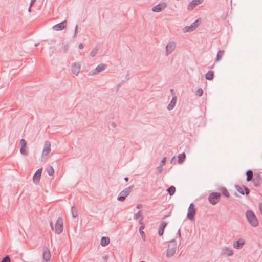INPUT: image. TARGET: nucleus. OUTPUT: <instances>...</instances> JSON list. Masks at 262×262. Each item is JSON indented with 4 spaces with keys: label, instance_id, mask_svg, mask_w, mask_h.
I'll return each instance as SVG.
<instances>
[{
    "label": "nucleus",
    "instance_id": "obj_1",
    "mask_svg": "<svg viewBox=\"0 0 262 262\" xmlns=\"http://www.w3.org/2000/svg\"><path fill=\"white\" fill-rule=\"evenodd\" d=\"M50 225L51 229L54 231L56 234H60L63 231V220L61 217H58L56 222L55 227H53L52 222H50Z\"/></svg>",
    "mask_w": 262,
    "mask_h": 262
},
{
    "label": "nucleus",
    "instance_id": "obj_2",
    "mask_svg": "<svg viewBox=\"0 0 262 262\" xmlns=\"http://www.w3.org/2000/svg\"><path fill=\"white\" fill-rule=\"evenodd\" d=\"M246 216L247 217V220L250 224V225L254 227H256L258 225V221L254 213V212L251 210H248L246 211Z\"/></svg>",
    "mask_w": 262,
    "mask_h": 262
},
{
    "label": "nucleus",
    "instance_id": "obj_3",
    "mask_svg": "<svg viewBox=\"0 0 262 262\" xmlns=\"http://www.w3.org/2000/svg\"><path fill=\"white\" fill-rule=\"evenodd\" d=\"M177 244L174 239L169 241L168 248L167 249V257H171L176 252Z\"/></svg>",
    "mask_w": 262,
    "mask_h": 262
},
{
    "label": "nucleus",
    "instance_id": "obj_4",
    "mask_svg": "<svg viewBox=\"0 0 262 262\" xmlns=\"http://www.w3.org/2000/svg\"><path fill=\"white\" fill-rule=\"evenodd\" d=\"M133 188V186H129L123 189L122 191L119 193L117 200L119 201L122 202L124 201L127 196H128L129 193L131 192L132 189Z\"/></svg>",
    "mask_w": 262,
    "mask_h": 262
},
{
    "label": "nucleus",
    "instance_id": "obj_5",
    "mask_svg": "<svg viewBox=\"0 0 262 262\" xmlns=\"http://www.w3.org/2000/svg\"><path fill=\"white\" fill-rule=\"evenodd\" d=\"M221 193L214 192L211 193L208 196V201L212 205H215L220 200Z\"/></svg>",
    "mask_w": 262,
    "mask_h": 262
},
{
    "label": "nucleus",
    "instance_id": "obj_6",
    "mask_svg": "<svg viewBox=\"0 0 262 262\" xmlns=\"http://www.w3.org/2000/svg\"><path fill=\"white\" fill-rule=\"evenodd\" d=\"M196 214V209L193 203H191L188 207L187 217L190 221L194 220V216Z\"/></svg>",
    "mask_w": 262,
    "mask_h": 262
},
{
    "label": "nucleus",
    "instance_id": "obj_7",
    "mask_svg": "<svg viewBox=\"0 0 262 262\" xmlns=\"http://www.w3.org/2000/svg\"><path fill=\"white\" fill-rule=\"evenodd\" d=\"M176 43L174 41L169 42L166 46L165 54L166 56L170 54L176 49Z\"/></svg>",
    "mask_w": 262,
    "mask_h": 262
},
{
    "label": "nucleus",
    "instance_id": "obj_8",
    "mask_svg": "<svg viewBox=\"0 0 262 262\" xmlns=\"http://www.w3.org/2000/svg\"><path fill=\"white\" fill-rule=\"evenodd\" d=\"M106 66L104 64H99L94 70H92L89 72V75H94L98 73L104 71L106 69Z\"/></svg>",
    "mask_w": 262,
    "mask_h": 262
},
{
    "label": "nucleus",
    "instance_id": "obj_9",
    "mask_svg": "<svg viewBox=\"0 0 262 262\" xmlns=\"http://www.w3.org/2000/svg\"><path fill=\"white\" fill-rule=\"evenodd\" d=\"M204 0H192L187 6V10L188 11L192 10L196 6L201 4L203 2Z\"/></svg>",
    "mask_w": 262,
    "mask_h": 262
},
{
    "label": "nucleus",
    "instance_id": "obj_10",
    "mask_svg": "<svg viewBox=\"0 0 262 262\" xmlns=\"http://www.w3.org/2000/svg\"><path fill=\"white\" fill-rule=\"evenodd\" d=\"M51 152V143L46 141L44 143L43 149L42 153V157L47 156Z\"/></svg>",
    "mask_w": 262,
    "mask_h": 262
},
{
    "label": "nucleus",
    "instance_id": "obj_11",
    "mask_svg": "<svg viewBox=\"0 0 262 262\" xmlns=\"http://www.w3.org/2000/svg\"><path fill=\"white\" fill-rule=\"evenodd\" d=\"M42 171V168L38 169L33 176V180L34 183L36 185L38 184L39 183Z\"/></svg>",
    "mask_w": 262,
    "mask_h": 262
},
{
    "label": "nucleus",
    "instance_id": "obj_12",
    "mask_svg": "<svg viewBox=\"0 0 262 262\" xmlns=\"http://www.w3.org/2000/svg\"><path fill=\"white\" fill-rule=\"evenodd\" d=\"M167 7L165 3H161L152 7V10L155 12H160Z\"/></svg>",
    "mask_w": 262,
    "mask_h": 262
},
{
    "label": "nucleus",
    "instance_id": "obj_13",
    "mask_svg": "<svg viewBox=\"0 0 262 262\" xmlns=\"http://www.w3.org/2000/svg\"><path fill=\"white\" fill-rule=\"evenodd\" d=\"M252 182L254 186H259L262 182V179L259 173H255L254 174V178L252 179Z\"/></svg>",
    "mask_w": 262,
    "mask_h": 262
},
{
    "label": "nucleus",
    "instance_id": "obj_14",
    "mask_svg": "<svg viewBox=\"0 0 262 262\" xmlns=\"http://www.w3.org/2000/svg\"><path fill=\"white\" fill-rule=\"evenodd\" d=\"M235 188L237 191L242 195L245 194L246 195H248L250 193L249 188L246 186H244L243 188H242L238 185H236Z\"/></svg>",
    "mask_w": 262,
    "mask_h": 262
},
{
    "label": "nucleus",
    "instance_id": "obj_15",
    "mask_svg": "<svg viewBox=\"0 0 262 262\" xmlns=\"http://www.w3.org/2000/svg\"><path fill=\"white\" fill-rule=\"evenodd\" d=\"M66 25L67 21L64 20L60 23L53 26L52 29L56 31H61L66 28Z\"/></svg>",
    "mask_w": 262,
    "mask_h": 262
},
{
    "label": "nucleus",
    "instance_id": "obj_16",
    "mask_svg": "<svg viewBox=\"0 0 262 262\" xmlns=\"http://www.w3.org/2000/svg\"><path fill=\"white\" fill-rule=\"evenodd\" d=\"M19 144L20 145V152L21 154L24 155H27V151L26 149L27 142L24 139L20 140Z\"/></svg>",
    "mask_w": 262,
    "mask_h": 262
},
{
    "label": "nucleus",
    "instance_id": "obj_17",
    "mask_svg": "<svg viewBox=\"0 0 262 262\" xmlns=\"http://www.w3.org/2000/svg\"><path fill=\"white\" fill-rule=\"evenodd\" d=\"M199 26V20H196L193 22L190 26L185 27V32H191L194 30Z\"/></svg>",
    "mask_w": 262,
    "mask_h": 262
},
{
    "label": "nucleus",
    "instance_id": "obj_18",
    "mask_svg": "<svg viewBox=\"0 0 262 262\" xmlns=\"http://www.w3.org/2000/svg\"><path fill=\"white\" fill-rule=\"evenodd\" d=\"M245 244V240L243 238H240L236 241H234L233 246V247L237 249H241Z\"/></svg>",
    "mask_w": 262,
    "mask_h": 262
},
{
    "label": "nucleus",
    "instance_id": "obj_19",
    "mask_svg": "<svg viewBox=\"0 0 262 262\" xmlns=\"http://www.w3.org/2000/svg\"><path fill=\"white\" fill-rule=\"evenodd\" d=\"M222 254L227 256H232L233 254V251L231 248L224 247L222 249Z\"/></svg>",
    "mask_w": 262,
    "mask_h": 262
},
{
    "label": "nucleus",
    "instance_id": "obj_20",
    "mask_svg": "<svg viewBox=\"0 0 262 262\" xmlns=\"http://www.w3.org/2000/svg\"><path fill=\"white\" fill-rule=\"evenodd\" d=\"M51 258V254L50 250L47 247L45 248L43 253V259L46 261H48Z\"/></svg>",
    "mask_w": 262,
    "mask_h": 262
},
{
    "label": "nucleus",
    "instance_id": "obj_21",
    "mask_svg": "<svg viewBox=\"0 0 262 262\" xmlns=\"http://www.w3.org/2000/svg\"><path fill=\"white\" fill-rule=\"evenodd\" d=\"M80 70V65L78 63H74L72 65V72L75 75H78Z\"/></svg>",
    "mask_w": 262,
    "mask_h": 262
},
{
    "label": "nucleus",
    "instance_id": "obj_22",
    "mask_svg": "<svg viewBox=\"0 0 262 262\" xmlns=\"http://www.w3.org/2000/svg\"><path fill=\"white\" fill-rule=\"evenodd\" d=\"M177 96H173L169 103V104L167 106V109L169 111L172 110L175 106L176 102H177Z\"/></svg>",
    "mask_w": 262,
    "mask_h": 262
},
{
    "label": "nucleus",
    "instance_id": "obj_23",
    "mask_svg": "<svg viewBox=\"0 0 262 262\" xmlns=\"http://www.w3.org/2000/svg\"><path fill=\"white\" fill-rule=\"evenodd\" d=\"M167 225V223L166 222H163L160 225L158 230V234L159 236L163 235L164 229Z\"/></svg>",
    "mask_w": 262,
    "mask_h": 262
},
{
    "label": "nucleus",
    "instance_id": "obj_24",
    "mask_svg": "<svg viewBox=\"0 0 262 262\" xmlns=\"http://www.w3.org/2000/svg\"><path fill=\"white\" fill-rule=\"evenodd\" d=\"M110 242L109 237L103 236L101 239V245L104 247L107 245Z\"/></svg>",
    "mask_w": 262,
    "mask_h": 262
},
{
    "label": "nucleus",
    "instance_id": "obj_25",
    "mask_svg": "<svg viewBox=\"0 0 262 262\" xmlns=\"http://www.w3.org/2000/svg\"><path fill=\"white\" fill-rule=\"evenodd\" d=\"M246 176H247V178H246V180L247 182H249V181H251L253 179V171L252 170H248L247 171H246Z\"/></svg>",
    "mask_w": 262,
    "mask_h": 262
},
{
    "label": "nucleus",
    "instance_id": "obj_26",
    "mask_svg": "<svg viewBox=\"0 0 262 262\" xmlns=\"http://www.w3.org/2000/svg\"><path fill=\"white\" fill-rule=\"evenodd\" d=\"M178 163L179 164H182L184 162L186 159V155L184 152L182 154H179L178 156Z\"/></svg>",
    "mask_w": 262,
    "mask_h": 262
},
{
    "label": "nucleus",
    "instance_id": "obj_27",
    "mask_svg": "<svg viewBox=\"0 0 262 262\" xmlns=\"http://www.w3.org/2000/svg\"><path fill=\"white\" fill-rule=\"evenodd\" d=\"M214 72L213 71H208L205 75V78L209 80H211L213 79Z\"/></svg>",
    "mask_w": 262,
    "mask_h": 262
},
{
    "label": "nucleus",
    "instance_id": "obj_28",
    "mask_svg": "<svg viewBox=\"0 0 262 262\" xmlns=\"http://www.w3.org/2000/svg\"><path fill=\"white\" fill-rule=\"evenodd\" d=\"M224 53H225V51L223 50H219L218 51V53H217V54L216 56V62H219L222 59V58L224 54Z\"/></svg>",
    "mask_w": 262,
    "mask_h": 262
},
{
    "label": "nucleus",
    "instance_id": "obj_29",
    "mask_svg": "<svg viewBox=\"0 0 262 262\" xmlns=\"http://www.w3.org/2000/svg\"><path fill=\"white\" fill-rule=\"evenodd\" d=\"M166 191L170 195H172L176 192V188L173 186H171L166 190Z\"/></svg>",
    "mask_w": 262,
    "mask_h": 262
},
{
    "label": "nucleus",
    "instance_id": "obj_30",
    "mask_svg": "<svg viewBox=\"0 0 262 262\" xmlns=\"http://www.w3.org/2000/svg\"><path fill=\"white\" fill-rule=\"evenodd\" d=\"M220 190L222 191V194L225 196L227 198H229L230 196V194L228 192V190L226 188L224 187H221Z\"/></svg>",
    "mask_w": 262,
    "mask_h": 262
},
{
    "label": "nucleus",
    "instance_id": "obj_31",
    "mask_svg": "<svg viewBox=\"0 0 262 262\" xmlns=\"http://www.w3.org/2000/svg\"><path fill=\"white\" fill-rule=\"evenodd\" d=\"M99 49V47L98 46H96L91 52L90 55L92 57H94L98 53V51Z\"/></svg>",
    "mask_w": 262,
    "mask_h": 262
},
{
    "label": "nucleus",
    "instance_id": "obj_32",
    "mask_svg": "<svg viewBox=\"0 0 262 262\" xmlns=\"http://www.w3.org/2000/svg\"><path fill=\"white\" fill-rule=\"evenodd\" d=\"M47 171L49 176H53L54 174V170L52 166H49L47 168Z\"/></svg>",
    "mask_w": 262,
    "mask_h": 262
},
{
    "label": "nucleus",
    "instance_id": "obj_33",
    "mask_svg": "<svg viewBox=\"0 0 262 262\" xmlns=\"http://www.w3.org/2000/svg\"><path fill=\"white\" fill-rule=\"evenodd\" d=\"M157 171L156 173L157 174H160L162 170H163V166L162 164H160L157 167Z\"/></svg>",
    "mask_w": 262,
    "mask_h": 262
},
{
    "label": "nucleus",
    "instance_id": "obj_34",
    "mask_svg": "<svg viewBox=\"0 0 262 262\" xmlns=\"http://www.w3.org/2000/svg\"><path fill=\"white\" fill-rule=\"evenodd\" d=\"M141 210H139L137 213H135L134 216V219L135 220H138L141 217L140 213H141Z\"/></svg>",
    "mask_w": 262,
    "mask_h": 262
},
{
    "label": "nucleus",
    "instance_id": "obj_35",
    "mask_svg": "<svg viewBox=\"0 0 262 262\" xmlns=\"http://www.w3.org/2000/svg\"><path fill=\"white\" fill-rule=\"evenodd\" d=\"M195 94L196 95H198L199 96H202V95L203 94V91L202 89H201V88L198 89V90L196 91Z\"/></svg>",
    "mask_w": 262,
    "mask_h": 262
},
{
    "label": "nucleus",
    "instance_id": "obj_36",
    "mask_svg": "<svg viewBox=\"0 0 262 262\" xmlns=\"http://www.w3.org/2000/svg\"><path fill=\"white\" fill-rule=\"evenodd\" d=\"M74 206L71 207V212L73 217L75 218L77 216V213L74 211Z\"/></svg>",
    "mask_w": 262,
    "mask_h": 262
},
{
    "label": "nucleus",
    "instance_id": "obj_37",
    "mask_svg": "<svg viewBox=\"0 0 262 262\" xmlns=\"http://www.w3.org/2000/svg\"><path fill=\"white\" fill-rule=\"evenodd\" d=\"M1 262H11L10 258L8 255L4 257Z\"/></svg>",
    "mask_w": 262,
    "mask_h": 262
},
{
    "label": "nucleus",
    "instance_id": "obj_38",
    "mask_svg": "<svg viewBox=\"0 0 262 262\" xmlns=\"http://www.w3.org/2000/svg\"><path fill=\"white\" fill-rule=\"evenodd\" d=\"M77 32H78V25H76L75 27V30H74V38L77 36Z\"/></svg>",
    "mask_w": 262,
    "mask_h": 262
},
{
    "label": "nucleus",
    "instance_id": "obj_39",
    "mask_svg": "<svg viewBox=\"0 0 262 262\" xmlns=\"http://www.w3.org/2000/svg\"><path fill=\"white\" fill-rule=\"evenodd\" d=\"M140 232V234L142 238V239L145 241V233L142 231H139Z\"/></svg>",
    "mask_w": 262,
    "mask_h": 262
},
{
    "label": "nucleus",
    "instance_id": "obj_40",
    "mask_svg": "<svg viewBox=\"0 0 262 262\" xmlns=\"http://www.w3.org/2000/svg\"><path fill=\"white\" fill-rule=\"evenodd\" d=\"M166 161V157H163L162 158V159L161 160L160 164H162V166H163L165 163Z\"/></svg>",
    "mask_w": 262,
    "mask_h": 262
},
{
    "label": "nucleus",
    "instance_id": "obj_41",
    "mask_svg": "<svg viewBox=\"0 0 262 262\" xmlns=\"http://www.w3.org/2000/svg\"><path fill=\"white\" fill-rule=\"evenodd\" d=\"M176 157L175 156H173L171 159V163H174L175 164L176 163Z\"/></svg>",
    "mask_w": 262,
    "mask_h": 262
},
{
    "label": "nucleus",
    "instance_id": "obj_42",
    "mask_svg": "<svg viewBox=\"0 0 262 262\" xmlns=\"http://www.w3.org/2000/svg\"><path fill=\"white\" fill-rule=\"evenodd\" d=\"M145 226L144 225H141L139 228V231H142L144 229Z\"/></svg>",
    "mask_w": 262,
    "mask_h": 262
},
{
    "label": "nucleus",
    "instance_id": "obj_43",
    "mask_svg": "<svg viewBox=\"0 0 262 262\" xmlns=\"http://www.w3.org/2000/svg\"><path fill=\"white\" fill-rule=\"evenodd\" d=\"M78 47L80 49H83L84 48V46L82 43H80L78 46Z\"/></svg>",
    "mask_w": 262,
    "mask_h": 262
},
{
    "label": "nucleus",
    "instance_id": "obj_44",
    "mask_svg": "<svg viewBox=\"0 0 262 262\" xmlns=\"http://www.w3.org/2000/svg\"><path fill=\"white\" fill-rule=\"evenodd\" d=\"M103 259L105 261H107V259H108V256L107 255H105V256H103Z\"/></svg>",
    "mask_w": 262,
    "mask_h": 262
},
{
    "label": "nucleus",
    "instance_id": "obj_45",
    "mask_svg": "<svg viewBox=\"0 0 262 262\" xmlns=\"http://www.w3.org/2000/svg\"><path fill=\"white\" fill-rule=\"evenodd\" d=\"M177 235L179 236V237H181V231L180 229H179L177 232Z\"/></svg>",
    "mask_w": 262,
    "mask_h": 262
},
{
    "label": "nucleus",
    "instance_id": "obj_46",
    "mask_svg": "<svg viewBox=\"0 0 262 262\" xmlns=\"http://www.w3.org/2000/svg\"><path fill=\"white\" fill-rule=\"evenodd\" d=\"M142 207V204H138L136 206V208L138 209L141 208Z\"/></svg>",
    "mask_w": 262,
    "mask_h": 262
},
{
    "label": "nucleus",
    "instance_id": "obj_47",
    "mask_svg": "<svg viewBox=\"0 0 262 262\" xmlns=\"http://www.w3.org/2000/svg\"><path fill=\"white\" fill-rule=\"evenodd\" d=\"M142 219H143V217H141L140 220L139 221V224L141 225H144L143 222H142Z\"/></svg>",
    "mask_w": 262,
    "mask_h": 262
},
{
    "label": "nucleus",
    "instance_id": "obj_48",
    "mask_svg": "<svg viewBox=\"0 0 262 262\" xmlns=\"http://www.w3.org/2000/svg\"><path fill=\"white\" fill-rule=\"evenodd\" d=\"M124 181H125V182H128V181L129 179H128V177H125V178H124Z\"/></svg>",
    "mask_w": 262,
    "mask_h": 262
},
{
    "label": "nucleus",
    "instance_id": "obj_49",
    "mask_svg": "<svg viewBox=\"0 0 262 262\" xmlns=\"http://www.w3.org/2000/svg\"><path fill=\"white\" fill-rule=\"evenodd\" d=\"M35 1V0H31V3H30V6H32V5H33L34 4Z\"/></svg>",
    "mask_w": 262,
    "mask_h": 262
},
{
    "label": "nucleus",
    "instance_id": "obj_50",
    "mask_svg": "<svg viewBox=\"0 0 262 262\" xmlns=\"http://www.w3.org/2000/svg\"><path fill=\"white\" fill-rule=\"evenodd\" d=\"M259 208L261 211H262V204H259Z\"/></svg>",
    "mask_w": 262,
    "mask_h": 262
},
{
    "label": "nucleus",
    "instance_id": "obj_51",
    "mask_svg": "<svg viewBox=\"0 0 262 262\" xmlns=\"http://www.w3.org/2000/svg\"><path fill=\"white\" fill-rule=\"evenodd\" d=\"M31 6H30V7H29V9H28V11H29V12H30V11H31Z\"/></svg>",
    "mask_w": 262,
    "mask_h": 262
},
{
    "label": "nucleus",
    "instance_id": "obj_52",
    "mask_svg": "<svg viewBox=\"0 0 262 262\" xmlns=\"http://www.w3.org/2000/svg\"><path fill=\"white\" fill-rule=\"evenodd\" d=\"M170 91L171 92L172 94L173 95V89H170Z\"/></svg>",
    "mask_w": 262,
    "mask_h": 262
},
{
    "label": "nucleus",
    "instance_id": "obj_53",
    "mask_svg": "<svg viewBox=\"0 0 262 262\" xmlns=\"http://www.w3.org/2000/svg\"><path fill=\"white\" fill-rule=\"evenodd\" d=\"M235 194V196H239V195H238V194H237V193H236V192L235 193V194Z\"/></svg>",
    "mask_w": 262,
    "mask_h": 262
},
{
    "label": "nucleus",
    "instance_id": "obj_54",
    "mask_svg": "<svg viewBox=\"0 0 262 262\" xmlns=\"http://www.w3.org/2000/svg\"><path fill=\"white\" fill-rule=\"evenodd\" d=\"M112 125L113 126L115 127V123H112Z\"/></svg>",
    "mask_w": 262,
    "mask_h": 262
}]
</instances>
